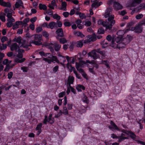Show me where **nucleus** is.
Segmentation results:
<instances>
[{
    "label": "nucleus",
    "instance_id": "nucleus-1",
    "mask_svg": "<svg viewBox=\"0 0 145 145\" xmlns=\"http://www.w3.org/2000/svg\"><path fill=\"white\" fill-rule=\"evenodd\" d=\"M115 21H112L110 22H104L103 20H100L98 21V24L99 25H102L106 27V29L110 30L112 28V26L115 24Z\"/></svg>",
    "mask_w": 145,
    "mask_h": 145
},
{
    "label": "nucleus",
    "instance_id": "nucleus-2",
    "mask_svg": "<svg viewBox=\"0 0 145 145\" xmlns=\"http://www.w3.org/2000/svg\"><path fill=\"white\" fill-rule=\"evenodd\" d=\"M132 39V36L128 35L126 38L123 39V42H121L117 44L116 46L119 49L124 48L127 44L130 42Z\"/></svg>",
    "mask_w": 145,
    "mask_h": 145
},
{
    "label": "nucleus",
    "instance_id": "nucleus-3",
    "mask_svg": "<svg viewBox=\"0 0 145 145\" xmlns=\"http://www.w3.org/2000/svg\"><path fill=\"white\" fill-rule=\"evenodd\" d=\"M112 11V9L110 8H107L106 10L105 17V18H108V22H110L112 21H115L114 20V15L111 14Z\"/></svg>",
    "mask_w": 145,
    "mask_h": 145
},
{
    "label": "nucleus",
    "instance_id": "nucleus-4",
    "mask_svg": "<svg viewBox=\"0 0 145 145\" xmlns=\"http://www.w3.org/2000/svg\"><path fill=\"white\" fill-rule=\"evenodd\" d=\"M52 114H50L48 117L47 116H44V119L43 120V123L44 124H46L47 122L51 124H53L54 122V119L52 117Z\"/></svg>",
    "mask_w": 145,
    "mask_h": 145
},
{
    "label": "nucleus",
    "instance_id": "nucleus-5",
    "mask_svg": "<svg viewBox=\"0 0 145 145\" xmlns=\"http://www.w3.org/2000/svg\"><path fill=\"white\" fill-rule=\"evenodd\" d=\"M42 60L45 61L46 62H47L48 64H51L52 62H53L54 61H55L57 63H59V61L56 56H52L51 59L43 57Z\"/></svg>",
    "mask_w": 145,
    "mask_h": 145
},
{
    "label": "nucleus",
    "instance_id": "nucleus-6",
    "mask_svg": "<svg viewBox=\"0 0 145 145\" xmlns=\"http://www.w3.org/2000/svg\"><path fill=\"white\" fill-rule=\"evenodd\" d=\"M121 132L128 135L132 139H134L136 138V135L131 131H127L124 129H121Z\"/></svg>",
    "mask_w": 145,
    "mask_h": 145
},
{
    "label": "nucleus",
    "instance_id": "nucleus-7",
    "mask_svg": "<svg viewBox=\"0 0 145 145\" xmlns=\"http://www.w3.org/2000/svg\"><path fill=\"white\" fill-rule=\"evenodd\" d=\"M96 52L97 49L92 50L89 52L88 56L92 57L94 59H96L99 57V55L96 53Z\"/></svg>",
    "mask_w": 145,
    "mask_h": 145
},
{
    "label": "nucleus",
    "instance_id": "nucleus-8",
    "mask_svg": "<svg viewBox=\"0 0 145 145\" xmlns=\"http://www.w3.org/2000/svg\"><path fill=\"white\" fill-rule=\"evenodd\" d=\"M142 25L141 24L136 25L135 27H131V30H134L136 33H140L142 32Z\"/></svg>",
    "mask_w": 145,
    "mask_h": 145
},
{
    "label": "nucleus",
    "instance_id": "nucleus-9",
    "mask_svg": "<svg viewBox=\"0 0 145 145\" xmlns=\"http://www.w3.org/2000/svg\"><path fill=\"white\" fill-rule=\"evenodd\" d=\"M110 124L111 125H109L108 127L110 129H114V130L121 131V129H119L117 125L113 121H111Z\"/></svg>",
    "mask_w": 145,
    "mask_h": 145
},
{
    "label": "nucleus",
    "instance_id": "nucleus-10",
    "mask_svg": "<svg viewBox=\"0 0 145 145\" xmlns=\"http://www.w3.org/2000/svg\"><path fill=\"white\" fill-rule=\"evenodd\" d=\"M5 12L7 14V16L8 19L14 18L12 16V13L14 11L11 9H9L8 8H6L4 10Z\"/></svg>",
    "mask_w": 145,
    "mask_h": 145
},
{
    "label": "nucleus",
    "instance_id": "nucleus-11",
    "mask_svg": "<svg viewBox=\"0 0 145 145\" xmlns=\"http://www.w3.org/2000/svg\"><path fill=\"white\" fill-rule=\"evenodd\" d=\"M113 7L115 10L117 11L123 8V6L120 3L117 2L114 3Z\"/></svg>",
    "mask_w": 145,
    "mask_h": 145
},
{
    "label": "nucleus",
    "instance_id": "nucleus-12",
    "mask_svg": "<svg viewBox=\"0 0 145 145\" xmlns=\"http://www.w3.org/2000/svg\"><path fill=\"white\" fill-rule=\"evenodd\" d=\"M57 36L56 37H64V34L63 31L61 28H59L57 29L56 32Z\"/></svg>",
    "mask_w": 145,
    "mask_h": 145
},
{
    "label": "nucleus",
    "instance_id": "nucleus-13",
    "mask_svg": "<svg viewBox=\"0 0 145 145\" xmlns=\"http://www.w3.org/2000/svg\"><path fill=\"white\" fill-rule=\"evenodd\" d=\"M20 45H18L16 43L12 44L10 46V49L11 51L16 52L17 50L19 49Z\"/></svg>",
    "mask_w": 145,
    "mask_h": 145
},
{
    "label": "nucleus",
    "instance_id": "nucleus-14",
    "mask_svg": "<svg viewBox=\"0 0 145 145\" xmlns=\"http://www.w3.org/2000/svg\"><path fill=\"white\" fill-rule=\"evenodd\" d=\"M57 28V23L56 22L52 21L49 23L48 25V28H50L51 29H53L54 28Z\"/></svg>",
    "mask_w": 145,
    "mask_h": 145
},
{
    "label": "nucleus",
    "instance_id": "nucleus-15",
    "mask_svg": "<svg viewBox=\"0 0 145 145\" xmlns=\"http://www.w3.org/2000/svg\"><path fill=\"white\" fill-rule=\"evenodd\" d=\"M8 21L7 23V26L8 27H10L13 25V23L15 21V20L14 18H12L7 20Z\"/></svg>",
    "mask_w": 145,
    "mask_h": 145
},
{
    "label": "nucleus",
    "instance_id": "nucleus-16",
    "mask_svg": "<svg viewBox=\"0 0 145 145\" xmlns=\"http://www.w3.org/2000/svg\"><path fill=\"white\" fill-rule=\"evenodd\" d=\"M97 52L100 54L102 58L103 59L105 58L106 56L105 51H101V49L98 48L97 49Z\"/></svg>",
    "mask_w": 145,
    "mask_h": 145
},
{
    "label": "nucleus",
    "instance_id": "nucleus-17",
    "mask_svg": "<svg viewBox=\"0 0 145 145\" xmlns=\"http://www.w3.org/2000/svg\"><path fill=\"white\" fill-rule=\"evenodd\" d=\"M42 125V123H39L37 125L36 128V130L38 131L37 134V135H39L42 132L41 127Z\"/></svg>",
    "mask_w": 145,
    "mask_h": 145
},
{
    "label": "nucleus",
    "instance_id": "nucleus-18",
    "mask_svg": "<svg viewBox=\"0 0 145 145\" xmlns=\"http://www.w3.org/2000/svg\"><path fill=\"white\" fill-rule=\"evenodd\" d=\"M15 7L18 8L20 7L21 6L23 8H24L23 6V3L21 0H18L15 4Z\"/></svg>",
    "mask_w": 145,
    "mask_h": 145
},
{
    "label": "nucleus",
    "instance_id": "nucleus-19",
    "mask_svg": "<svg viewBox=\"0 0 145 145\" xmlns=\"http://www.w3.org/2000/svg\"><path fill=\"white\" fill-rule=\"evenodd\" d=\"M46 46L50 49L51 52L53 54H53L54 53L53 48V47H54V44L52 43H48L46 44Z\"/></svg>",
    "mask_w": 145,
    "mask_h": 145
},
{
    "label": "nucleus",
    "instance_id": "nucleus-20",
    "mask_svg": "<svg viewBox=\"0 0 145 145\" xmlns=\"http://www.w3.org/2000/svg\"><path fill=\"white\" fill-rule=\"evenodd\" d=\"M22 22H20V21H18L16 22L15 24L13 25L12 27L13 29L14 30H15L17 29L19 27V25H22Z\"/></svg>",
    "mask_w": 145,
    "mask_h": 145
},
{
    "label": "nucleus",
    "instance_id": "nucleus-21",
    "mask_svg": "<svg viewBox=\"0 0 145 145\" xmlns=\"http://www.w3.org/2000/svg\"><path fill=\"white\" fill-rule=\"evenodd\" d=\"M54 46L55 50L56 51H58L60 50L61 46L58 44L57 42H55L54 43Z\"/></svg>",
    "mask_w": 145,
    "mask_h": 145
},
{
    "label": "nucleus",
    "instance_id": "nucleus-22",
    "mask_svg": "<svg viewBox=\"0 0 145 145\" xmlns=\"http://www.w3.org/2000/svg\"><path fill=\"white\" fill-rule=\"evenodd\" d=\"M57 39L59 41L60 44H64L67 42V40L64 38H60L58 37H56Z\"/></svg>",
    "mask_w": 145,
    "mask_h": 145
},
{
    "label": "nucleus",
    "instance_id": "nucleus-23",
    "mask_svg": "<svg viewBox=\"0 0 145 145\" xmlns=\"http://www.w3.org/2000/svg\"><path fill=\"white\" fill-rule=\"evenodd\" d=\"M74 78L73 76H70L68 78L67 82V84H68L69 86L71 84H72L74 81Z\"/></svg>",
    "mask_w": 145,
    "mask_h": 145
},
{
    "label": "nucleus",
    "instance_id": "nucleus-24",
    "mask_svg": "<svg viewBox=\"0 0 145 145\" xmlns=\"http://www.w3.org/2000/svg\"><path fill=\"white\" fill-rule=\"evenodd\" d=\"M18 54L17 55V57L22 58L23 57V54L24 52V50L23 49H19L18 50Z\"/></svg>",
    "mask_w": 145,
    "mask_h": 145
},
{
    "label": "nucleus",
    "instance_id": "nucleus-25",
    "mask_svg": "<svg viewBox=\"0 0 145 145\" xmlns=\"http://www.w3.org/2000/svg\"><path fill=\"white\" fill-rule=\"evenodd\" d=\"M76 89L78 92H81V89H82L83 90H84L85 89V87L83 85L78 84L76 86Z\"/></svg>",
    "mask_w": 145,
    "mask_h": 145
},
{
    "label": "nucleus",
    "instance_id": "nucleus-26",
    "mask_svg": "<svg viewBox=\"0 0 145 145\" xmlns=\"http://www.w3.org/2000/svg\"><path fill=\"white\" fill-rule=\"evenodd\" d=\"M84 43V40L78 41L76 43V46L77 47L81 48L83 45Z\"/></svg>",
    "mask_w": 145,
    "mask_h": 145
},
{
    "label": "nucleus",
    "instance_id": "nucleus-27",
    "mask_svg": "<svg viewBox=\"0 0 145 145\" xmlns=\"http://www.w3.org/2000/svg\"><path fill=\"white\" fill-rule=\"evenodd\" d=\"M102 4V2H96L93 3L91 5V7L92 8H96Z\"/></svg>",
    "mask_w": 145,
    "mask_h": 145
},
{
    "label": "nucleus",
    "instance_id": "nucleus-28",
    "mask_svg": "<svg viewBox=\"0 0 145 145\" xmlns=\"http://www.w3.org/2000/svg\"><path fill=\"white\" fill-rule=\"evenodd\" d=\"M56 6V1L55 0H53L51 1V4H49L48 7L52 9H54L55 7Z\"/></svg>",
    "mask_w": 145,
    "mask_h": 145
},
{
    "label": "nucleus",
    "instance_id": "nucleus-29",
    "mask_svg": "<svg viewBox=\"0 0 145 145\" xmlns=\"http://www.w3.org/2000/svg\"><path fill=\"white\" fill-rule=\"evenodd\" d=\"M142 1V0H134L131 4L132 7H135L137 4H139Z\"/></svg>",
    "mask_w": 145,
    "mask_h": 145
},
{
    "label": "nucleus",
    "instance_id": "nucleus-30",
    "mask_svg": "<svg viewBox=\"0 0 145 145\" xmlns=\"http://www.w3.org/2000/svg\"><path fill=\"white\" fill-rule=\"evenodd\" d=\"M85 63L83 61L80 62L79 63H76V68H81L83 67V66Z\"/></svg>",
    "mask_w": 145,
    "mask_h": 145
},
{
    "label": "nucleus",
    "instance_id": "nucleus-31",
    "mask_svg": "<svg viewBox=\"0 0 145 145\" xmlns=\"http://www.w3.org/2000/svg\"><path fill=\"white\" fill-rule=\"evenodd\" d=\"M58 56L61 57L60 59V61L62 62L60 63L59 62V63L61 65H63V63H64L66 61V60L65 59V56L64 57L60 55H58Z\"/></svg>",
    "mask_w": 145,
    "mask_h": 145
},
{
    "label": "nucleus",
    "instance_id": "nucleus-32",
    "mask_svg": "<svg viewBox=\"0 0 145 145\" xmlns=\"http://www.w3.org/2000/svg\"><path fill=\"white\" fill-rule=\"evenodd\" d=\"M29 21V18H27L24 19V20L22 21H20V22H22V25L24 26L25 27L27 25V23Z\"/></svg>",
    "mask_w": 145,
    "mask_h": 145
},
{
    "label": "nucleus",
    "instance_id": "nucleus-33",
    "mask_svg": "<svg viewBox=\"0 0 145 145\" xmlns=\"http://www.w3.org/2000/svg\"><path fill=\"white\" fill-rule=\"evenodd\" d=\"M87 37L90 38L91 41H94L96 39V37L95 34H93L92 35H88Z\"/></svg>",
    "mask_w": 145,
    "mask_h": 145
},
{
    "label": "nucleus",
    "instance_id": "nucleus-34",
    "mask_svg": "<svg viewBox=\"0 0 145 145\" xmlns=\"http://www.w3.org/2000/svg\"><path fill=\"white\" fill-rule=\"evenodd\" d=\"M7 44L3 43L1 44V43H0V50L2 51L3 50H5L7 48Z\"/></svg>",
    "mask_w": 145,
    "mask_h": 145
},
{
    "label": "nucleus",
    "instance_id": "nucleus-35",
    "mask_svg": "<svg viewBox=\"0 0 145 145\" xmlns=\"http://www.w3.org/2000/svg\"><path fill=\"white\" fill-rule=\"evenodd\" d=\"M128 138L127 137H123L120 135V136L118 137V141L119 142H120L125 139H127Z\"/></svg>",
    "mask_w": 145,
    "mask_h": 145
},
{
    "label": "nucleus",
    "instance_id": "nucleus-36",
    "mask_svg": "<svg viewBox=\"0 0 145 145\" xmlns=\"http://www.w3.org/2000/svg\"><path fill=\"white\" fill-rule=\"evenodd\" d=\"M124 34V30H120L118 31L117 33V34L119 37H122L123 35Z\"/></svg>",
    "mask_w": 145,
    "mask_h": 145
},
{
    "label": "nucleus",
    "instance_id": "nucleus-37",
    "mask_svg": "<svg viewBox=\"0 0 145 145\" xmlns=\"http://www.w3.org/2000/svg\"><path fill=\"white\" fill-rule=\"evenodd\" d=\"M41 37L42 35H35L34 37V40H40L41 39Z\"/></svg>",
    "mask_w": 145,
    "mask_h": 145
},
{
    "label": "nucleus",
    "instance_id": "nucleus-38",
    "mask_svg": "<svg viewBox=\"0 0 145 145\" xmlns=\"http://www.w3.org/2000/svg\"><path fill=\"white\" fill-rule=\"evenodd\" d=\"M39 9L40 10H45L47 9V7L45 5L40 3L39 4Z\"/></svg>",
    "mask_w": 145,
    "mask_h": 145
},
{
    "label": "nucleus",
    "instance_id": "nucleus-39",
    "mask_svg": "<svg viewBox=\"0 0 145 145\" xmlns=\"http://www.w3.org/2000/svg\"><path fill=\"white\" fill-rule=\"evenodd\" d=\"M31 43L36 45H40L42 44V42L40 40H32Z\"/></svg>",
    "mask_w": 145,
    "mask_h": 145
},
{
    "label": "nucleus",
    "instance_id": "nucleus-40",
    "mask_svg": "<svg viewBox=\"0 0 145 145\" xmlns=\"http://www.w3.org/2000/svg\"><path fill=\"white\" fill-rule=\"evenodd\" d=\"M22 37H19L17 38H15L14 39V41H16L19 44V45H20V44H22L21 40H22Z\"/></svg>",
    "mask_w": 145,
    "mask_h": 145
},
{
    "label": "nucleus",
    "instance_id": "nucleus-41",
    "mask_svg": "<svg viewBox=\"0 0 145 145\" xmlns=\"http://www.w3.org/2000/svg\"><path fill=\"white\" fill-rule=\"evenodd\" d=\"M25 60V58H23L21 59L16 58L14 60V62L17 63H22L24 62Z\"/></svg>",
    "mask_w": 145,
    "mask_h": 145
},
{
    "label": "nucleus",
    "instance_id": "nucleus-42",
    "mask_svg": "<svg viewBox=\"0 0 145 145\" xmlns=\"http://www.w3.org/2000/svg\"><path fill=\"white\" fill-rule=\"evenodd\" d=\"M11 4L10 2H6L4 1L2 6L7 7H11Z\"/></svg>",
    "mask_w": 145,
    "mask_h": 145
},
{
    "label": "nucleus",
    "instance_id": "nucleus-43",
    "mask_svg": "<svg viewBox=\"0 0 145 145\" xmlns=\"http://www.w3.org/2000/svg\"><path fill=\"white\" fill-rule=\"evenodd\" d=\"M75 35L81 38H83L85 37V35L80 32H76L75 33Z\"/></svg>",
    "mask_w": 145,
    "mask_h": 145
},
{
    "label": "nucleus",
    "instance_id": "nucleus-44",
    "mask_svg": "<svg viewBox=\"0 0 145 145\" xmlns=\"http://www.w3.org/2000/svg\"><path fill=\"white\" fill-rule=\"evenodd\" d=\"M101 45L102 48H104L108 46V43L107 42H105V40H104L101 43Z\"/></svg>",
    "mask_w": 145,
    "mask_h": 145
},
{
    "label": "nucleus",
    "instance_id": "nucleus-45",
    "mask_svg": "<svg viewBox=\"0 0 145 145\" xmlns=\"http://www.w3.org/2000/svg\"><path fill=\"white\" fill-rule=\"evenodd\" d=\"M109 62L107 60H102V64L105 65L108 68H110V67L108 64Z\"/></svg>",
    "mask_w": 145,
    "mask_h": 145
},
{
    "label": "nucleus",
    "instance_id": "nucleus-46",
    "mask_svg": "<svg viewBox=\"0 0 145 145\" xmlns=\"http://www.w3.org/2000/svg\"><path fill=\"white\" fill-rule=\"evenodd\" d=\"M25 41L24 40H23L22 42V44L20 46V47L22 46L24 48H27L29 46H30V45H25Z\"/></svg>",
    "mask_w": 145,
    "mask_h": 145
},
{
    "label": "nucleus",
    "instance_id": "nucleus-47",
    "mask_svg": "<svg viewBox=\"0 0 145 145\" xmlns=\"http://www.w3.org/2000/svg\"><path fill=\"white\" fill-rule=\"evenodd\" d=\"M63 114L65 115L68 114V111L67 108L65 106L63 107Z\"/></svg>",
    "mask_w": 145,
    "mask_h": 145
},
{
    "label": "nucleus",
    "instance_id": "nucleus-48",
    "mask_svg": "<svg viewBox=\"0 0 145 145\" xmlns=\"http://www.w3.org/2000/svg\"><path fill=\"white\" fill-rule=\"evenodd\" d=\"M82 101L86 103H88L89 102V100L88 99V97L85 95L84 96V97L82 98Z\"/></svg>",
    "mask_w": 145,
    "mask_h": 145
},
{
    "label": "nucleus",
    "instance_id": "nucleus-49",
    "mask_svg": "<svg viewBox=\"0 0 145 145\" xmlns=\"http://www.w3.org/2000/svg\"><path fill=\"white\" fill-rule=\"evenodd\" d=\"M39 54H40L42 56H44L45 57H46L47 55H49L50 56H51V55L50 53H47L46 54H45L44 52L43 51H40L39 52Z\"/></svg>",
    "mask_w": 145,
    "mask_h": 145
},
{
    "label": "nucleus",
    "instance_id": "nucleus-50",
    "mask_svg": "<svg viewBox=\"0 0 145 145\" xmlns=\"http://www.w3.org/2000/svg\"><path fill=\"white\" fill-rule=\"evenodd\" d=\"M53 18L57 20H59L61 18L60 16L56 14H54L53 15Z\"/></svg>",
    "mask_w": 145,
    "mask_h": 145
},
{
    "label": "nucleus",
    "instance_id": "nucleus-51",
    "mask_svg": "<svg viewBox=\"0 0 145 145\" xmlns=\"http://www.w3.org/2000/svg\"><path fill=\"white\" fill-rule=\"evenodd\" d=\"M122 39V37L119 36L118 37L115 39V41L118 44V43L120 42L121 40Z\"/></svg>",
    "mask_w": 145,
    "mask_h": 145
},
{
    "label": "nucleus",
    "instance_id": "nucleus-52",
    "mask_svg": "<svg viewBox=\"0 0 145 145\" xmlns=\"http://www.w3.org/2000/svg\"><path fill=\"white\" fill-rule=\"evenodd\" d=\"M5 56V54L2 53H0V64L2 62L3 58Z\"/></svg>",
    "mask_w": 145,
    "mask_h": 145
},
{
    "label": "nucleus",
    "instance_id": "nucleus-53",
    "mask_svg": "<svg viewBox=\"0 0 145 145\" xmlns=\"http://www.w3.org/2000/svg\"><path fill=\"white\" fill-rule=\"evenodd\" d=\"M8 39L6 36L3 37L1 39V41L2 43L4 42L5 41L8 40Z\"/></svg>",
    "mask_w": 145,
    "mask_h": 145
},
{
    "label": "nucleus",
    "instance_id": "nucleus-54",
    "mask_svg": "<svg viewBox=\"0 0 145 145\" xmlns=\"http://www.w3.org/2000/svg\"><path fill=\"white\" fill-rule=\"evenodd\" d=\"M105 31L103 28H99L98 31V33L99 34H103L104 33Z\"/></svg>",
    "mask_w": 145,
    "mask_h": 145
},
{
    "label": "nucleus",
    "instance_id": "nucleus-55",
    "mask_svg": "<svg viewBox=\"0 0 145 145\" xmlns=\"http://www.w3.org/2000/svg\"><path fill=\"white\" fill-rule=\"evenodd\" d=\"M72 69L74 73L76 75V77L78 78V79L80 78L79 77H78V74L77 71H76L75 68L73 67H72Z\"/></svg>",
    "mask_w": 145,
    "mask_h": 145
},
{
    "label": "nucleus",
    "instance_id": "nucleus-56",
    "mask_svg": "<svg viewBox=\"0 0 145 145\" xmlns=\"http://www.w3.org/2000/svg\"><path fill=\"white\" fill-rule=\"evenodd\" d=\"M80 17L81 19H83L86 18V16L85 14L83 13H81L80 14Z\"/></svg>",
    "mask_w": 145,
    "mask_h": 145
},
{
    "label": "nucleus",
    "instance_id": "nucleus-57",
    "mask_svg": "<svg viewBox=\"0 0 145 145\" xmlns=\"http://www.w3.org/2000/svg\"><path fill=\"white\" fill-rule=\"evenodd\" d=\"M13 75V72H9L8 74V78L9 79H10L12 77Z\"/></svg>",
    "mask_w": 145,
    "mask_h": 145
},
{
    "label": "nucleus",
    "instance_id": "nucleus-58",
    "mask_svg": "<svg viewBox=\"0 0 145 145\" xmlns=\"http://www.w3.org/2000/svg\"><path fill=\"white\" fill-rule=\"evenodd\" d=\"M67 108L69 110L72 109L73 105L72 103H68L67 104Z\"/></svg>",
    "mask_w": 145,
    "mask_h": 145
},
{
    "label": "nucleus",
    "instance_id": "nucleus-59",
    "mask_svg": "<svg viewBox=\"0 0 145 145\" xmlns=\"http://www.w3.org/2000/svg\"><path fill=\"white\" fill-rule=\"evenodd\" d=\"M65 94V91L62 92L59 94L58 97L59 98L63 97Z\"/></svg>",
    "mask_w": 145,
    "mask_h": 145
},
{
    "label": "nucleus",
    "instance_id": "nucleus-60",
    "mask_svg": "<svg viewBox=\"0 0 145 145\" xmlns=\"http://www.w3.org/2000/svg\"><path fill=\"white\" fill-rule=\"evenodd\" d=\"M64 25L65 27H69L71 25V23L68 22H65L64 23Z\"/></svg>",
    "mask_w": 145,
    "mask_h": 145
},
{
    "label": "nucleus",
    "instance_id": "nucleus-61",
    "mask_svg": "<svg viewBox=\"0 0 145 145\" xmlns=\"http://www.w3.org/2000/svg\"><path fill=\"white\" fill-rule=\"evenodd\" d=\"M143 17V15L142 14H139L136 16L135 18L139 20L142 18Z\"/></svg>",
    "mask_w": 145,
    "mask_h": 145
},
{
    "label": "nucleus",
    "instance_id": "nucleus-62",
    "mask_svg": "<svg viewBox=\"0 0 145 145\" xmlns=\"http://www.w3.org/2000/svg\"><path fill=\"white\" fill-rule=\"evenodd\" d=\"M42 35L43 36L46 37H48L49 36V33L45 31L43 32Z\"/></svg>",
    "mask_w": 145,
    "mask_h": 145
},
{
    "label": "nucleus",
    "instance_id": "nucleus-63",
    "mask_svg": "<svg viewBox=\"0 0 145 145\" xmlns=\"http://www.w3.org/2000/svg\"><path fill=\"white\" fill-rule=\"evenodd\" d=\"M91 24V22L90 21H86L85 22V25L87 27L89 26Z\"/></svg>",
    "mask_w": 145,
    "mask_h": 145
},
{
    "label": "nucleus",
    "instance_id": "nucleus-64",
    "mask_svg": "<svg viewBox=\"0 0 145 145\" xmlns=\"http://www.w3.org/2000/svg\"><path fill=\"white\" fill-rule=\"evenodd\" d=\"M37 18L36 17H34L33 18L31 19L30 20V22L32 23H33L37 20Z\"/></svg>",
    "mask_w": 145,
    "mask_h": 145
}]
</instances>
